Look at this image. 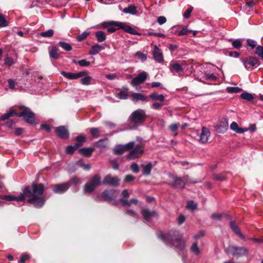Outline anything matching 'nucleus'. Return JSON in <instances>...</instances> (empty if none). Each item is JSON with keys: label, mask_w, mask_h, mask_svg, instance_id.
Listing matches in <instances>:
<instances>
[{"label": "nucleus", "mask_w": 263, "mask_h": 263, "mask_svg": "<svg viewBox=\"0 0 263 263\" xmlns=\"http://www.w3.org/2000/svg\"><path fill=\"white\" fill-rule=\"evenodd\" d=\"M186 208L188 209L194 211L197 208V204L193 200H190L187 202Z\"/></svg>", "instance_id": "obj_37"}, {"label": "nucleus", "mask_w": 263, "mask_h": 263, "mask_svg": "<svg viewBox=\"0 0 263 263\" xmlns=\"http://www.w3.org/2000/svg\"><path fill=\"white\" fill-rule=\"evenodd\" d=\"M240 97L242 99L250 102L254 99V97L251 93L245 92L241 94Z\"/></svg>", "instance_id": "obj_35"}, {"label": "nucleus", "mask_w": 263, "mask_h": 263, "mask_svg": "<svg viewBox=\"0 0 263 263\" xmlns=\"http://www.w3.org/2000/svg\"><path fill=\"white\" fill-rule=\"evenodd\" d=\"M136 177L132 175H127L125 176L124 181L125 182H129L135 179Z\"/></svg>", "instance_id": "obj_60"}, {"label": "nucleus", "mask_w": 263, "mask_h": 263, "mask_svg": "<svg viewBox=\"0 0 263 263\" xmlns=\"http://www.w3.org/2000/svg\"><path fill=\"white\" fill-rule=\"evenodd\" d=\"M131 98L132 100L135 102H137L139 101L146 102L149 101L148 97L140 93H132L131 95Z\"/></svg>", "instance_id": "obj_18"}, {"label": "nucleus", "mask_w": 263, "mask_h": 263, "mask_svg": "<svg viewBox=\"0 0 263 263\" xmlns=\"http://www.w3.org/2000/svg\"><path fill=\"white\" fill-rule=\"evenodd\" d=\"M228 126V120L223 117L220 119L219 123L214 127L217 133H223L227 130Z\"/></svg>", "instance_id": "obj_13"}, {"label": "nucleus", "mask_w": 263, "mask_h": 263, "mask_svg": "<svg viewBox=\"0 0 263 263\" xmlns=\"http://www.w3.org/2000/svg\"><path fill=\"white\" fill-rule=\"evenodd\" d=\"M123 11L127 14L134 15L136 13V8L133 6H129L127 8H124Z\"/></svg>", "instance_id": "obj_36"}, {"label": "nucleus", "mask_w": 263, "mask_h": 263, "mask_svg": "<svg viewBox=\"0 0 263 263\" xmlns=\"http://www.w3.org/2000/svg\"><path fill=\"white\" fill-rule=\"evenodd\" d=\"M141 214L144 218L147 221H150L152 217L155 216L156 214L155 211H151L148 209H143L141 211Z\"/></svg>", "instance_id": "obj_20"}, {"label": "nucleus", "mask_w": 263, "mask_h": 263, "mask_svg": "<svg viewBox=\"0 0 263 263\" xmlns=\"http://www.w3.org/2000/svg\"><path fill=\"white\" fill-rule=\"evenodd\" d=\"M213 180L215 181H222L226 180L227 178L222 174H217L214 173L213 174Z\"/></svg>", "instance_id": "obj_40"}, {"label": "nucleus", "mask_w": 263, "mask_h": 263, "mask_svg": "<svg viewBox=\"0 0 263 263\" xmlns=\"http://www.w3.org/2000/svg\"><path fill=\"white\" fill-rule=\"evenodd\" d=\"M94 150L93 147L82 148L79 150V153L84 156L89 157L91 156Z\"/></svg>", "instance_id": "obj_22"}, {"label": "nucleus", "mask_w": 263, "mask_h": 263, "mask_svg": "<svg viewBox=\"0 0 263 263\" xmlns=\"http://www.w3.org/2000/svg\"><path fill=\"white\" fill-rule=\"evenodd\" d=\"M255 53L263 59V47L261 46H257L255 49Z\"/></svg>", "instance_id": "obj_48"}, {"label": "nucleus", "mask_w": 263, "mask_h": 263, "mask_svg": "<svg viewBox=\"0 0 263 263\" xmlns=\"http://www.w3.org/2000/svg\"><path fill=\"white\" fill-rule=\"evenodd\" d=\"M143 153V147L141 145H137L127 155V159L134 160L139 157Z\"/></svg>", "instance_id": "obj_14"}, {"label": "nucleus", "mask_w": 263, "mask_h": 263, "mask_svg": "<svg viewBox=\"0 0 263 263\" xmlns=\"http://www.w3.org/2000/svg\"><path fill=\"white\" fill-rule=\"evenodd\" d=\"M184 65L182 63L181 64L175 62H172L170 64L169 69L173 73L180 72H183L184 71V68L183 67Z\"/></svg>", "instance_id": "obj_16"}, {"label": "nucleus", "mask_w": 263, "mask_h": 263, "mask_svg": "<svg viewBox=\"0 0 263 263\" xmlns=\"http://www.w3.org/2000/svg\"><path fill=\"white\" fill-rule=\"evenodd\" d=\"M122 197L119 199V201L121 203V200H127V198L129 197V194L127 190L125 189L123 190L121 193Z\"/></svg>", "instance_id": "obj_47"}, {"label": "nucleus", "mask_w": 263, "mask_h": 263, "mask_svg": "<svg viewBox=\"0 0 263 263\" xmlns=\"http://www.w3.org/2000/svg\"><path fill=\"white\" fill-rule=\"evenodd\" d=\"M147 116L145 111L138 109L133 111L128 119V122L132 124L130 129H136L138 126L143 125L146 121Z\"/></svg>", "instance_id": "obj_4"}, {"label": "nucleus", "mask_w": 263, "mask_h": 263, "mask_svg": "<svg viewBox=\"0 0 263 263\" xmlns=\"http://www.w3.org/2000/svg\"><path fill=\"white\" fill-rule=\"evenodd\" d=\"M191 249L192 252L195 253L196 254H198L200 252L197 242H194L192 245Z\"/></svg>", "instance_id": "obj_53"}, {"label": "nucleus", "mask_w": 263, "mask_h": 263, "mask_svg": "<svg viewBox=\"0 0 263 263\" xmlns=\"http://www.w3.org/2000/svg\"><path fill=\"white\" fill-rule=\"evenodd\" d=\"M6 122H5V125L7 127H8L9 128H13L15 126L16 121H15L12 119L6 120Z\"/></svg>", "instance_id": "obj_49"}, {"label": "nucleus", "mask_w": 263, "mask_h": 263, "mask_svg": "<svg viewBox=\"0 0 263 263\" xmlns=\"http://www.w3.org/2000/svg\"><path fill=\"white\" fill-rule=\"evenodd\" d=\"M130 168L133 171V172L135 173H137L139 172V166L136 163H134L131 165Z\"/></svg>", "instance_id": "obj_59"}, {"label": "nucleus", "mask_w": 263, "mask_h": 263, "mask_svg": "<svg viewBox=\"0 0 263 263\" xmlns=\"http://www.w3.org/2000/svg\"><path fill=\"white\" fill-rule=\"evenodd\" d=\"M241 60L247 69H249V65L252 67H255L260 64L259 60L256 57L253 56H250L245 59H241Z\"/></svg>", "instance_id": "obj_9"}, {"label": "nucleus", "mask_w": 263, "mask_h": 263, "mask_svg": "<svg viewBox=\"0 0 263 263\" xmlns=\"http://www.w3.org/2000/svg\"><path fill=\"white\" fill-rule=\"evenodd\" d=\"M69 182H65L60 184H56L52 185V189L54 193L57 194H62L65 193L70 187Z\"/></svg>", "instance_id": "obj_12"}, {"label": "nucleus", "mask_w": 263, "mask_h": 263, "mask_svg": "<svg viewBox=\"0 0 263 263\" xmlns=\"http://www.w3.org/2000/svg\"><path fill=\"white\" fill-rule=\"evenodd\" d=\"M45 191L44 185L42 183H33L31 185L26 186L18 196L5 195L1 197L8 201H16L23 202L25 200L30 204L37 208H41L45 203L46 199L43 196Z\"/></svg>", "instance_id": "obj_1"}, {"label": "nucleus", "mask_w": 263, "mask_h": 263, "mask_svg": "<svg viewBox=\"0 0 263 263\" xmlns=\"http://www.w3.org/2000/svg\"><path fill=\"white\" fill-rule=\"evenodd\" d=\"M102 26L103 28H106L109 33H114L118 30H122L124 32L132 35H141V33L137 31L136 26L130 25L127 22L109 21L102 23Z\"/></svg>", "instance_id": "obj_2"}, {"label": "nucleus", "mask_w": 263, "mask_h": 263, "mask_svg": "<svg viewBox=\"0 0 263 263\" xmlns=\"http://www.w3.org/2000/svg\"><path fill=\"white\" fill-rule=\"evenodd\" d=\"M88 34L89 33L88 32H84L77 37V40L78 42H81L84 40L87 37Z\"/></svg>", "instance_id": "obj_50"}, {"label": "nucleus", "mask_w": 263, "mask_h": 263, "mask_svg": "<svg viewBox=\"0 0 263 263\" xmlns=\"http://www.w3.org/2000/svg\"><path fill=\"white\" fill-rule=\"evenodd\" d=\"M232 46L234 48L239 49L242 47V43L239 40H236L232 42Z\"/></svg>", "instance_id": "obj_51"}, {"label": "nucleus", "mask_w": 263, "mask_h": 263, "mask_svg": "<svg viewBox=\"0 0 263 263\" xmlns=\"http://www.w3.org/2000/svg\"><path fill=\"white\" fill-rule=\"evenodd\" d=\"M105 48L104 47L100 45L99 44H96L93 45L91 47L90 50L89 51V54L90 55H95L98 53L101 50L104 49Z\"/></svg>", "instance_id": "obj_25"}, {"label": "nucleus", "mask_w": 263, "mask_h": 263, "mask_svg": "<svg viewBox=\"0 0 263 263\" xmlns=\"http://www.w3.org/2000/svg\"><path fill=\"white\" fill-rule=\"evenodd\" d=\"M230 225L231 229L236 234H237L241 239H245L244 235L241 232L239 227L234 221H231Z\"/></svg>", "instance_id": "obj_23"}, {"label": "nucleus", "mask_w": 263, "mask_h": 263, "mask_svg": "<svg viewBox=\"0 0 263 263\" xmlns=\"http://www.w3.org/2000/svg\"><path fill=\"white\" fill-rule=\"evenodd\" d=\"M205 78L206 80H215L217 77L213 73H205Z\"/></svg>", "instance_id": "obj_61"}, {"label": "nucleus", "mask_w": 263, "mask_h": 263, "mask_svg": "<svg viewBox=\"0 0 263 263\" xmlns=\"http://www.w3.org/2000/svg\"><path fill=\"white\" fill-rule=\"evenodd\" d=\"M153 55L154 59L158 62L161 63L163 61V54L158 47L155 45L154 50L153 51Z\"/></svg>", "instance_id": "obj_19"}, {"label": "nucleus", "mask_w": 263, "mask_h": 263, "mask_svg": "<svg viewBox=\"0 0 263 263\" xmlns=\"http://www.w3.org/2000/svg\"><path fill=\"white\" fill-rule=\"evenodd\" d=\"M141 167L143 168L142 173L145 176L149 175L151 174L152 168V164L149 162L146 165L142 164Z\"/></svg>", "instance_id": "obj_26"}, {"label": "nucleus", "mask_w": 263, "mask_h": 263, "mask_svg": "<svg viewBox=\"0 0 263 263\" xmlns=\"http://www.w3.org/2000/svg\"><path fill=\"white\" fill-rule=\"evenodd\" d=\"M149 97L151 98L153 100H158L161 102H163L164 101V97L163 95H158L156 92H153L151 93Z\"/></svg>", "instance_id": "obj_33"}, {"label": "nucleus", "mask_w": 263, "mask_h": 263, "mask_svg": "<svg viewBox=\"0 0 263 263\" xmlns=\"http://www.w3.org/2000/svg\"><path fill=\"white\" fill-rule=\"evenodd\" d=\"M147 34L148 36H153H153H156L159 37H165V35L163 33L153 32L152 31H148L147 33Z\"/></svg>", "instance_id": "obj_54"}, {"label": "nucleus", "mask_w": 263, "mask_h": 263, "mask_svg": "<svg viewBox=\"0 0 263 263\" xmlns=\"http://www.w3.org/2000/svg\"><path fill=\"white\" fill-rule=\"evenodd\" d=\"M138 203V200L136 198H132L129 201L128 200H121V203L123 206L129 207L132 204L137 205Z\"/></svg>", "instance_id": "obj_27"}, {"label": "nucleus", "mask_w": 263, "mask_h": 263, "mask_svg": "<svg viewBox=\"0 0 263 263\" xmlns=\"http://www.w3.org/2000/svg\"><path fill=\"white\" fill-rule=\"evenodd\" d=\"M54 31L52 29H49L47 31L42 32L40 35L44 37H50L53 35Z\"/></svg>", "instance_id": "obj_42"}, {"label": "nucleus", "mask_w": 263, "mask_h": 263, "mask_svg": "<svg viewBox=\"0 0 263 263\" xmlns=\"http://www.w3.org/2000/svg\"><path fill=\"white\" fill-rule=\"evenodd\" d=\"M41 128L48 133H50L51 131V128L49 125L47 124H42L41 125Z\"/></svg>", "instance_id": "obj_62"}, {"label": "nucleus", "mask_w": 263, "mask_h": 263, "mask_svg": "<svg viewBox=\"0 0 263 263\" xmlns=\"http://www.w3.org/2000/svg\"><path fill=\"white\" fill-rule=\"evenodd\" d=\"M4 63L8 66H10L14 64V61L11 58L7 57L4 60Z\"/></svg>", "instance_id": "obj_55"}, {"label": "nucleus", "mask_w": 263, "mask_h": 263, "mask_svg": "<svg viewBox=\"0 0 263 263\" xmlns=\"http://www.w3.org/2000/svg\"><path fill=\"white\" fill-rule=\"evenodd\" d=\"M92 78L90 76H86L84 78L80 80V83L85 85H88L90 84Z\"/></svg>", "instance_id": "obj_39"}, {"label": "nucleus", "mask_w": 263, "mask_h": 263, "mask_svg": "<svg viewBox=\"0 0 263 263\" xmlns=\"http://www.w3.org/2000/svg\"><path fill=\"white\" fill-rule=\"evenodd\" d=\"M61 74L67 79L70 80L77 79V73H72L70 72H66L65 71H61Z\"/></svg>", "instance_id": "obj_29"}, {"label": "nucleus", "mask_w": 263, "mask_h": 263, "mask_svg": "<svg viewBox=\"0 0 263 263\" xmlns=\"http://www.w3.org/2000/svg\"><path fill=\"white\" fill-rule=\"evenodd\" d=\"M59 45L66 51H69L72 50V47L70 44L64 42H60Z\"/></svg>", "instance_id": "obj_38"}, {"label": "nucleus", "mask_w": 263, "mask_h": 263, "mask_svg": "<svg viewBox=\"0 0 263 263\" xmlns=\"http://www.w3.org/2000/svg\"><path fill=\"white\" fill-rule=\"evenodd\" d=\"M158 237L167 245L172 246L179 250H183L185 248V241L182 235L175 231L172 233L164 234L161 232L158 234Z\"/></svg>", "instance_id": "obj_3"}, {"label": "nucleus", "mask_w": 263, "mask_h": 263, "mask_svg": "<svg viewBox=\"0 0 263 263\" xmlns=\"http://www.w3.org/2000/svg\"><path fill=\"white\" fill-rule=\"evenodd\" d=\"M120 181V179L117 176H112L108 174L104 178L101 184L115 187L119 185Z\"/></svg>", "instance_id": "obj_8"}, {"label": "nucleus", "mask_w": 263, "mask_h": 263, "mask_svg": "<svg viewBox=\"0 0 263 263\" xmlns=\"http://www.w3.org/2000/svg\"><path fill=\"white\" fill-rule=\"evenodd\" d=\"M247 45L251 47L252 48H255L257 45V43L254 40L251 39H248L247 40Z\"/></svg>", "instance_id": "obj_56"}, {"label": "nucleus", "mask_w": 263, "mask_h": 263, "mask_svg": "<svg viewBox=\"0 0 263 263\" xmlns=\"http://www.w3.org/2000/svg\"><path fill=\"white\" fill-rule=\"evenodd\" d=\"M18 110L20 111L18 114V117H23L26 123L31 125H35V114L31 109L25 106H19Z\"/></svg>", "instance_id": "obj_5"}, {"label": "nucleus", "mask_w": 263, "mask_h": 263, "mask_svg": "<svg viewBox=\"0 0 263 263\" xmlns=\"http://www.w3.org/2000/svg\"><path fill=\"white\" fill-rule=\"evenodd\" d=\"M77 149L75 148L74 145H69L67 146L65 152L67 154L72 155L74 153V152Z\"/></svg>", "instance_id": "obj_46"}, {"label": "nucleus", "mask_w": 263, "mask_h": 263, "mask_svg": "<svg viewBox=\"0 0 263 263\" xmlns=\"http://www.w3.org/2000/svg\"><path fill=\"white\" fill-rule=\"evenodd\" d=\"M58 49L56 46H52L51 50L49 51V56L50 58L54 59H58L59 57V54L58 53Z\"/></svg>", "instance_id": "obj_32"}, {"label": "nucleus", "mask_w": 263, "mask_h": 263, "mask_svg": "<svg viewBox=\"0 0 263 263\" xmlns=\"http://www.w3.org/2000/svg\"><path fill=\"white\" fill-rule=\"evenodd\" d=\"M118 96L120 99H126L128 95L126 92L121 91L118 93Z\"/></svg>", "instance_id": "obj_63"}, {"label": "nucleus", "mask_w": 263, "mask_h": 263, "mask_svg": "<svg viewBox=\"0 0 263 263\" xmlns=\"http://www.w3.org/2000/svg\"><path fill=\"white\" fill-rule=\"evenodd\" d=\"M227 90L230 93H237L242 91V89L237 87H229Z\"/></svg>", "instance_id": "obj_44"}, {"label": "nucleus", "mask_w": 263, "mask_h": 263, "mask_svg": "<svg viewBox=\"0 0 263 263\" xmlns=\"http://www.w3.org/2000/svg\"><path fill=\"white\" fill-rule=\"evenodd\" d=\"M210 135V132L209 129L204 126L202 128L201 133L200 135L199 141L202 143H206L208 140V138Z\"/></svg>", "instance_id": "obj_17"}, {"label": "nucleus", "mask_w": 263, "mask_h": 263, "mask_svg": "<svg viewBox=\"0 0 263 263\" xmlns=\"http://www.w3.org/2000/svg\"><path fill=\"white\" fill-rule=\"evenodd\" d=\"M192 30L187 29L186 27H183L182 29L177 31V34L179 36L183 35H187L189 33H191Z\"/></svg>", "instance_id": "obj_43"}, {"label": "nucleus", "mask_w": 263, "mask_h": 263, "mask_svg": "<svg viewBox=\"0 0 263 263\" xmlns=\"http://www.w3.org/2000/svg\"><path fill=\"white\" fill-rule=\"evenodd\" d=\"M108 140L107 138H104L102 139H100L98 142L96 143V146L100 148H104L106 147V144H105V141Z\"/></svg>", "instance_id": "obj_41"}, {"label": "nucleus", "mask_w": 263, "mask_h": 263, "mask_svg": "<svg viewBox=\"0 0 263 263\" xmlns=\"http://www.w3.org/2000/svg\"><path fill=\"white\" fill-rule=\"evenodd\" d=\"M8 25V21L5 17H0V27H6Z\"/></svg>", "instance_id": "obj_57"}, {"label": "nucleus", "mask_w": 263, "mask_h": 263, "mask_svg": "<svg viewBox=\"0 0 263 263\" xmlns=\"http://www.w3.org/2000/svg\"><path fill=\"white\" fill-rule=\"evenodd\" d=\"M18 112H16L15 110L10 109L8 112L4 114L1 117L0 120L1 121L10 120V118L14 116H16L18 117Z\"/></svg>", "instance_id": "obj_21"}, {"label": "nucleus", "mask_w": 263, "mask_h": 263, "mask_svg": "<svg viewBox=\"0 0 263 263\" xmlns=\"http://www.w3.org/2000/svg\"><path fill=\"white\" fill-rule=\"evenodd\" d=\"M86 138L83 136H78L76 137V140L77 142L73 145L77 149L82 146L85 141Z\"/></svg>", "instance_id": "obj_28"}, {"label": "nucleus", "mask_w": 263, "mask_h": 263, "mask_svg": "<svg viewBox=\"0 0 263 263\" xmlns=\"http://www.w3.org/2000/svg\"><path fill=\"white\" fill-rule=\"evenodd\" d=\"M147 77V73L145 71H142L137 77L133 79L130 82V84L134 86L140 85L146 80Z\"/></svg>", "instance_id": "obj_15"}, {"label": "nucleus", "mask_w": 263, "mask_h": 263, "mask_svg": "<svg viewBox=\"0 0 263 263\" xmlns=\"http://www.w3.org/2000/svg\"><path fill=\"white\" fill-rule=\"evenodd\" d=\"M136 54L142 61H145L146 60V58H147L146 55L145 54H144V53H142V52H137Z\"/></svg>", "instance_id": "obj_64"}, {"label": "nucleus", "mask_w": 263, "mask_h": 263, "mask_svg": "<svg viewBox=\"0 0 263 263\" xmlns=\"http://www.w3.org/2000/svg\"><path fill=\"white\" fill-rule=\"evenodd\" d=\"M101 177L99 174H95L88 182L84 186V192L86 194H91L101 184Z\"/></svg>", "instance_id": "obj_6"}, {"label": "nucleus", "mask_w": 263, "mask_h": 263, "mask_svg": "<svg viewBox=\"0 0 263 263\" xmlns=\"http://www.w3.org/2000/svg\"><path fill=\"white\" fill-rule=\"evenodd\" d=\"M55 133L62 140H66L69 138V133L65 126H59L55 127Z\"/></svg>", "instance_id": "obj_11"}, {"label": "nucleus", "mask_w": 263, "mask_h": 263, "mask_svg": "<svg viewBox=\"0 0 263 263\" xmlns=\"http://www.w3.org/2000/svg\"><path fill=\"white\" fill-rule=\"evenodd\" d=\"M30 258V256L29 254L25 253L23 254L20 259L18 260V263H25L26 261L29 260Z\"/></svg>", "instance_id": "obj_45"}, {"label": "nucleus", "mask_w": 263, "mask_h": 263, "mask_svg": "<svg viewBox=\"0 0 263 263\" xmlns=\"http://www.w3.org/2000/svg\"><path fill=\"white\" fill-rule=\"evenodd\" d=\"M172 181L170 182L168 184L175 189H182L184 187L185 183L180 177L177 176L172 175L171 176Z\"/></svg>", "instance_id": "obj_10"}, {"label": "nucleus", "mask_w": 263, "mask_h": 263, "mask_svg": "<svg viewBox=\"0 0 263 263\" xmlns=\"http://www.w3.org/2000/svg\"><path fill=\"white\" fill-rule=\"evenodd\" d=\"M247 252L248 251L247 249L244 247H235L233 256L238 257L242 256L247 254Z\"/></svg>", "instance_id": "obj_24"}, {"label": "nucleus", "mask_w": 263, "mask_h": 263, "mask_svg": "<svg viewBox=\"0 0 263 263\" xmlns=\"http://www.w3.org/2000/svg\"><path fill=\"white\" fill-rule=\"evenodd\" d=\"M95 36L98 42H102L105 41L106 36L105 33L102 31H98L95 33Z\"/></svg>", "instance_id": "obj_30"}, {"label": "nucleus", "mask_w": 263, "mask_h": 263, "mask_svg": "<svg viewBox=\"0 0 263 263\" xmlns=\"http://www.w3.org/2000/svg\"><path fill=\"white\" fill-rule=\"evenodd\" d=\"M135 144V142L134 141L130 142L128 143L127 144L124 145V147L126 149V151H128L133 149V148L134 147Z\"/></svg>", "instance_id": "obj_58"}, {"label": "nucleus", "mask_w": 263, "mask_h": 263, "mask_svg": "<svg viewBox=\"0 0 263 263\" xmlns=\"http://www.w3.org/2000/svg\"><path fill=\"white\" fill-rule=\"evenodd\" d=\"M103 200L108 202H112L114 205L118 204L117 201H115L117 197V194L116 190H105L102 194Z\"/></svg>", "instance_id": "obj_7"}, {"label": "nucleus", "mask_w": 263, "mask_h": 263, "mask_svg": "<svg viewBox=\"0 0 263 263\" xmlns=\"http://www.w3.org/2000/svg\"><path fill=\"white\" fill-rule=\"evenodd\" d=\"M89 132L93 138H98L101 131L99 128L92 127L90 128Z\"/></svg>", "instance_id": "obj_34"}, {"label": "nucleus", "mask_w": 263, "mask_h": 263, "mask_svg": "<svg viewBox=\"0 0 263 263\" xmlns=\"http://www.w3.org/2000/svg\"><path fill=\"white\" fill-rule=\"evenodd\" d=\"M126 151L124 145H121L116 146L113 149L114 154L117 155H122Z\"/></svg>", "instance_id": "obj_31"}, {"label": "nucleus", "mask_w": 263, "mask_h": 263, "mask_svg": "<svg viewBox=\"0 0 263 263\" xmlns=\"http://www.w3.org/2000/svg\"><path fill=\"white\" fill-rule=\"evenodd\" d=\"M78 64L82 67H87L90 65V63L89 61H87L85 59L79 60L78 61Z\"/></svg>", "instance_id": "obj_52"}]
</instances>
